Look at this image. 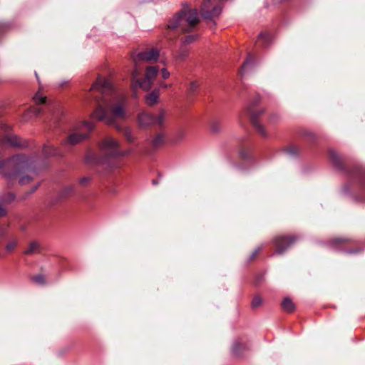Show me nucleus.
Wrapping results in <instances>:
<instances>
[{"label": "nucleus", "instance_id": "1", "mask_svg": "<svg viewBox=\"0 0 365 365\" xmlns=\"http://www.w3.org/2000/svg\"><path fill=\"white\" fill-rule=\"evenodd\" d=\"M91 92L92 98L97 103L93 113V117L120 130L121 127L118 121L126 117L125 98L118 95L110 82L102 77H98L92 85Z\"/></svg>", "mask_w": 365, "mask_h": 365}, {"label": "nucleus", "instance_id": "2", "mask_svg": "<svg viewBox=\"0 0 365 365\" xmlns=\"http://www.w3.org/2000/svg\"><path fill=\"white\" fill-rule=\"evenodd\" d=\"M34 162L24 155H16L11 158L0 159V175L9 182L20 177L19 183L26 185L31 182L36 175Z\"/></svg>", "mask_w": 365, "mask_h": 365}, {"label": "nucleus", "instance_id": "3", "mask_svg": "<svg viewBox=\"0 0 365 365\" xmlns=\"http://www.w3.org/2000/svg\"><path fill=\"white\" fill-rule=\"evenodd\" d=\"M103 156L98 158L95 154L89 153L86 156L87 163L105 166L110 170L118 166V159L132 153L131 150H120L118 143L110 137L104 138L98 144Z\"/></svg>", "mask_w": 365, "mask_h": 365}, {"label": "nucleus", "instance_id": "4", "mask_svg": "<svg viewBox=\"0 0 365 365\" xmlns=\"http://www.w3.org/2000/svg\"><path fill=\"white\" fill-rule=\"evenodd\" d=\"M199 22L197 10L190 9L187 4H183L182 10L169 20L167 26L170 30L179 29L182 32H191Z\"/></svg>", "mask_w": 365, "mask_h": 365}, {"label": "nucleus", "instance_id": "5", "mask_svg": "<svg viewBox=\"0 0 365 365\" xmlns=\"http://www.w3.org/2000/svg\"><path fill=\"white\" fill-rule=\"evenodd\" d=\"M95 128V123L88 121L76 123L70 128L68 136L61 143L64 148L77 145L87 138Z\"/></svg>", "mask_w": 365, "mask_h": 365}, {"label": "nucleus", "instance_id": "6", "mask_svg": "<svg viewBox=\"0 0 365 365\" xmlns=\"http://www.w3.org/2000/svg\"><path fill=\"white\" fill-rule=\"evenodd\" d=\"M34 101L36 104V107H31L26 113L25 120L29 117L37 116L44 113V109L48 110L52 120L56 123L58 111L54 110V106L47 103L46 97L44 96L40 91L37 92L34 96Z\"/></svg>", "mask_w": 365, "mask_h": 365}, {"label": "nucleus", "instance_id": "7", "mask_svg": "<svg viewBox=\"0 0 365 365\" xmlns=\"http://www.w3.org/2000/svg\"><path fill=\"white\" fill-rule=\"evenodd\" d=\"M159 69L156 66H148L145 70V78L140 80L138 76L140 72V68H134L132 73V86L133 88H141L144 90H148L151 88L153 81L158 73Z\"/></svg>", "mask_w": 365, "mask_h": 365}, {"label": "nucleus", "instance_id": "8", "mask_svg": "<svg viewBox=\"0 0 365 365\" xmlns=\"http://www.w3.org/2000/svg\"><path fill=\"white\" fill-rule=\"evenodd\" d=\"M222 4L216 0H203L199 11L205 20L212 21L220 16L222 12Z\"/></svg>", "mask_w": 365, "mask_h": 365}, {"label": "nucleus", "instance_id": "9", "mask_svg": "<svg viewBox=\"0 0 365 365\" xmlns=\"http://www.w3.org/2000/svg\"><path fill=\"white\" fill-rule=\"evenodd\" d=\"M0 129L4 133V136L1 140V143L4 145H10L12 147H24L26 143L16 135L11 133V128L3 121L0 120Z\"/></svg>", "mask_w": 365, "mask_h": 365}, {"label": "nucleus", "instance_id": "10", "mask_svg": "<svg viewBox=\"0 0 365 365\" xmlns=\"http://www.w3.org/2000/svg\"><path fill=\"white\" fill-rule=\"evenodd\" d=\"M258 101V99L255 100L251 104L248 105L246 108V111L250 115V120L259 134L263 137H267V134L265 128L258 123V118L264 113V110L255 109L253 108Z\"/></svg>", "mask_w": 365, "mask_h": 365}, {"label": "nucleus", "instance_id": "11", "mask_svg": "<svg viewBox=\"0 0 365 365\" xmlns=\"http://www.w3.org/2000/svg\"><path fill=\"white\" fill-rule=\"evenodd\" d=\"M159 57V51L155 48L146 49L139 52L133 57L135 68H140L139 63L143 61L151 62L156 61Z\"/></svg>", "mask_w": 365, "mask_h": 365}, {"label": "nucleus", "instance_id": "12", "mask_svg": "<svg viewBox=\"0 0 365 365\" xmlns=\"http://www.w3.org/2000/svg\"><path fill=\"white\" fill-rule=\"evenodd\" d=\"M297 240L294 236H279L274 239V244L275 246L274 253L282 255L287 249L292 245Z\"/></svg>", "mask_w": 365, "mask_h": 365}, {"label": "nucleus", "instance_id": "13", "mask_svg": "<svg viewBox=\"0 0 365 365\" xmlns=\"http://www.w3.org/2000/svg\"><path fill=\"white\" fill-rule=\"evenodd\" d=\"M353 178L357 180L361 184L362 195H365V170L361 166H356L351 173Z\"/></svg>", "mask_w": 365, "mask_h": 365}, {"label": "nucleus", "instance_id": "14", "mask_svg": "<svg viewBox=\"0 0 365 365\" xmlns=\"http://www.w3.org/2000/svg\"><path fill=\"white\" fill-rule=\"evenodd\" d=\"M349 242H350V240L348 239L337 238V239L332 240L329 242V245L331 247H332L333 248H334L337 250H342L349 254H354V253L358 252L357 250H346V249L345 245L346 244H348Z\"/></svg>", "mask_w": 365, "mask_h": 365}, {"label": "nucleus", "instance_id": "15", "mask_svg": "<svg viewBox=\"0 0 365 365\" xmlns=\"http://www.w3.org/2000/svg\"><path fill=\"white\" fill-rule=\"evenodd\" d=\"M42 153L45 158L51 156H62L64 154V152L62 151L60 148L55 147L49 143L43 145Z\"/></svg>", "mask_w": 365, "mask_h": 365}, {"label": "nucleus", "instance_id": "16", "mask_svg": "<svg viewBox=\"0 0 365 365\" xmlns=\"http://www.w3.org/2000/svg\"><path fill=\"white\" fill-rule=\"evenodd\" d=\"M154 116L146 112H142L138 115V122L141 128H147L150 125H154Z\"/></svg>", "mask_w": 365, "mask_h": 365}, {"label": "nucleus", "instance_id": "17", "mask_svg": "<svg viewBox=\"0 0 365 365\" xmlns=\"http://www.w3.org/2000/svg\"><path fill=\"white\" fill-rule=\"evenodd\" d=\"M329 155L331 161L336 168H337L338 169L344 168L341 158L336 151L334 150H330L329 151Z\"/></svg>", "mask_w": 365, "mask_h": 365}, {"label": "nucleus", "instance_id": "18", "mask_svg": "<svg viewBox=\"0 0 365 365\" xmlns=\"http://www.w3.org/2000/svg\"><path fill=\"white\" fill-rule=\"evenodd\" d=\"M272 41V37L267 32L260 33L257 38V43L264 47L269 46Z\"/></svg>", "mask_w": 365, "mask_h": 365}, {"label": "nucleus", "instance_id": "19", "mask_svg": "<svg viewBox=\"0 0 365 365\" xmlns=\"http://www.w3.org/2000/svg\"><path fill=\"white\" fill-rule=\"evenodd\" d=\"M167 113L165 110L164 109H160L158 115L154 116V125L162 127L165 123Z\"/></svg>", "mask_w": 365, "mask_h": 365}, {"label": "nucleus", "instance_id": "20", "mask_svg": "<svg viewBox=\"0 0 365 365\" xmlns=\"http://www.w3.org/2000/svg\"><path fill=\"white\" fill-rule=\"evenodd\" d=\"M159 98V93L158 91H153L145 97V103L148 106H153L157 103Z\"/></svg>", "mask_w": 365, "mask_h": 365}, {"label": "nucleus", "instance_id": "21", "mask_svg": "<svg viewBox=\"0 0 365 365\" xmlns=\"http://www.w3.org/2000/svg\"><path fill=\"white\" fill-rule=\"evenodd\" d=\"M282 307L287 312H292L295 309V305L289 297H285L282 302Z\"/></svg>", "mask_w": 365, "mask_h": 365}, {"label": "nucleus", "instance_id": "22", "mask_svg": "<svg viewBox=\"0 0 365 365\" xmlns=\"http://www.w3.org/2000/svg\"><path fill=\"white\" fill-rule=\"evenodd\" d=\"M39 243L36 241H33L29 244L28 248L26 250H24V254L27 255H33L37 253L39 251Z\"/></svg>", "mask_w": 365, "mask_h": 365}, {"label": "nucleus", "instance_id": "23", "mask_svg": "<svg viewBox=\"0 0 365 365\" xmlns=\"http://www.w3.org/2000/svg\"><path fill=\"white\" fill-rule=\"evenodd\" d=\"M164 139L165 136L162 133H158L150 140V144L153 148L156 149L163 144Z\"/></svg>", "mask_w": 365, "mask_h": 365}, {"label": "nucleus", "instance_id": "24", "mask_svg": "<svg viewBox=\"0 0 365 365\" xmlns=\"http://www.w3.org/2000/svg\"><path fill=\"white\" fill-rule=\"evenodd\" d=\"M210 128L212 133H217L220 132L222 129V123L218 119H213L210 122Z\"/></svg>", "mask_w": 365, "mask_h": 365}, {"label": "nucleus", "instance_id": "25", "mask_svg": "<svg viewBox=\"0 0 365 365\" xmlns=\"http://www.w3.org/2000/svg\"><path fill=\"white\" fill-rule=\"evenodd\" d=\"M74 188L75 187L73 185H67L63 187L59 194L60 198H64L69 196L73 192Z\"/></svg>", "mask_w": 365, "mask_h": 365}, {"label": "nucleus", "instance_id": "26", "mask_svg": "<svg viewBox=\"0 0 365 365\" xmlns=\"http://www.w3.org/2000/svg\"><path fill=\"white\" fill-rule=\"evenodd\" d=\"M188 56V50L185 46H182L176 55V59L184 61Z\"/></svg>", "mask_w": 365, "mask_h": 365}, {"label": "nucleus", "instance_id": "27", "mask_svg": "<svg viewBox=\"0 0 365 365\" xmlns=\"http://www.w3.org/2000/svg\"><path fill=\"white\" fill-rule=\"evenodd\" d=\"M245 348V345L240 342L236 341L232 346V352L235 355H240L241 351Z\"/></svg>", "mask_w": 365, "mask_h": 365}, {"label": "nucleus", "instance_id": "28", "mask_svg": "<svg viewBox=\"0 0 365 365\" xmlns=\"http://www.w3.org/2000/svg\"><path fill=\"white\" fill-rule=\"evenodd\" d=\"M253 64L254 58L252 56H249L242 66V75H243L245 73V71Z\"/></svg>", "mask_w": 365, "mask_h": 365}, {"label": "nucleus", "instance_id": "29", "mask_svg": "<svg viewBox=\"0 0 365 365\" xmlns=\"http://www.w3.org/2000/svg\"><path fill=\"white\" fill-rule=\"evenodd\" d=\"M123 133L128 142L131 143L134 140V137L133 136L132 130H130V128H123Z\"/></svg>", "mask_w": 365, "mask_h": 365}, {"label": "nucleus", "instance_id": "30", "mask_svg": "<svg viewBox=\"0 0 365 365\" xmlns=\"http://www.w3.org/2000/svg\"><path fill=\"white\" fill-rule=\"evenodd\" d=\"M17 244H18V242L16 240H11L10 242H9L6 246H5V250L8 252H13L15 248L17 246Z\"/></svg>", "mask_w": 365, "mask_h": 365}, {"label": "nucleus", "instance_id": "31", "mask_svg": "<svg viewBox=\"0 0 365 365\" xmlns=\"http://www.w3.org/2000/svg\"><path fill=\"white\" fill-rule=\"evenodd\" d=\"M197 38V36L196 34H188L185 36L184 38V40L182 41L183 44H189L192 42H194Z\"/></svg>", "mask_w": 365, "mask_h": 365}, {"label": "nucleus", "instance_id": "32", "mask_svg": "<svg viewBox=\"0 0 365 365\" xmlns=\"http://www.w3.org/2000/svg\"><path fill=\"white\" fill-rule=\"evenodd\" d=\"M199 88V84L196 81H192L189 87V93L191 95H195Z\"/></svg>", "mask_w": 365, "mask_h": 365}, {"label": "nucleus", "instance_id": "33", "mask_svg": "<svg viewBox=\"0 0 365 365\" xmlns=\"http://www.w3.org/2000/svg\"><path fill=\"white\" fill-rule=\"evenodd\" d=\"M262 304V299L259 296H255L252 301V307L257 308Z\"/></svg>", "mask_w": 365, "mask_h": 365}, {"label": "nucleus", "instance_id": "34", "mask_svg": "<svg viewBox=\"0 0 365 365\" xmlns=\"http://www.w3.org/2000/svg\"><path fill=\"white\" fill-rule=\"evenodd\" d=\"M34 282L38 284H43L45 283L44 276L42 274H38L33 277Z\"/></svg>", "mask_w": 365, "mask_h": 365}, {"label": "nucleus", "instance_id": "35", "mask_svg": "<svg viewBox=\"0 0 365 365\" xmlns=\"http://www.w3.org/2000/svg\"><path fill=\"white\" fill-rule=\"evenodd\" d=\"M286 152L290 155H295L298 153V148L295 146H292L288 149H287Z\"/></svg>", "mask_w": 365, "mask_h": 365}, {"label": "nucleus", "instance_id": "36", "mask_svg": "<svg viewBox=\"0 0 365 365\" xmlns=\"http://www.w3.org/2000/svg\"><path fill=\"white\" fill-rule=\"evenodd\" d=\"M90 180H91V178L83 177L79 180V184L81 186H86L90 182Z\"/></svg>", "mask_w": 365, "mask_h": 365}, {"label": "nucleus", "instance_id": "37", "mask_svg": "<svg viewBox=\"0 0 365 365\" xmlns=\"http://www.w3.org/2000/svg\"><path fill=\"white\" fill-rule=\"evenodd\" d=\"M240 155L244 159L248 158L250 156L249 151L246 150L245 149H241V150L240 152Z\"/></svg>", "mask_w": 365, "mask_h": 365}, {"label": "nucleus", "instance_id": "38", "mask_svg": "<svg viewBox=\"0 0 365 365\" xmlns=\"http://www.w3.org/2000/svg\"><path fill=\"white\" fill-rule=\"evenodd\" d=\"M262 246L258 247L257 249L255 250V251L252 253L250 256V259H255V257L257 255V254L262 250Z\"/></svg>", "mask_w": 365, "mask_h": 365}, {"label": "nucleus", "instance_id": "39", "mask_svg": "<svg viewBox=\"0 0 365 365\" xmlns=\"http://www.w3.org/2000/svg\"><path fill=\"white\" fill-rule=\"evenodd\" d=\"M162 77L167 79L170 76V72L166 68H163L161 71Z\"/></svg>", "mask_w": 365, "mask_h": 365}, {"label": "nucleus", "instance_id": "40", "mask_svg": "<svg viewBox=\"0 0 365 365\" xmlns=\"http://www.w3.org/2000/svg\"><path fill=\"white\" fill-rule=\"evenodd\" d=\"M14 198H15V195L12 192H9L7 195V197L5 199H4V200L7 201V202H11V201L14 200Z\"/></svg>", "mask_w": 365, "mask_h": 365}, {"label": "nucleus", "instance_id": "41", "mask_svg": "<svg viewBox=\"0 0 365 365\" xmlns=\"http://www.w3.org/2000/svg\"><path fill=\"white\" fill-rule=\"evenodd\" d=\"M7 213L6 208L0 204V217H4Z\"/></svg>", "mask_w": 365, "mask_h": 365}, {"label": "nucleus", "instance_id": "42", "mask_svg": "<svg viewBox=\"0 0 365 365\" xmlns=\"http://www.w3.org/2000/svg\"><path fill=\"white\" fill-rule=\"evenodd\" d=\"M38 186H39V185H37L34 186L32 188V190H31L30 193H32V192H35L37 190V188L38 187Z\"/></svg>", "mask_w": 365, "mask_h": 365}, {"label": "nucleus", "instance_id": "43", "mask_svg": "<svg viewBox=\"0 0 365 365\" xmlns=\"http://www.w3.org/2000/svg\"><path fill=\"white\" fill-rule=\"evenodd\" d=\"M4 30V25L2 24H0V34H1Z\"/></svg>", "mask_w": 365, "mask_h": 365}, {"label": "nucleus", "instance_id": "44", "mask_svg": "<svg viewBox=\"0 0 365 365\" xmlns=\"http://www.w3.org/2000/svg\"><path fill=\"white\" fill-rule=\"evenodd\" d=\"M360 200L361 201H365V196L360 197Z\"/></svg>", "mask_w": 365, "mask_h": 365}, {"label": "nucleus", "instance_id": "45", "mask_svg": "<svg viewBox=\"0 0 365 365\" xmlns=\"http://www.w3.org/2000/svg\"><path fill=\"white\" fill-rule=\"evenodd\" d=\"M162 86H163L165 88H167V85L166 84H163Z\"/></svg>", "mask_w": 365, "mask_h": 365}, {"label": "nucleus", "instance_id": "46", "mask_svg": "<svg viewBox=\"0 0 365 365\" xmlns=\"http://www.w3.org/2000/svg\"><path fill=\"white\" fill-rule=\"evenodd\" d=\"M153 184H156V183H157V182H156L155 180H153Z\"/></svg>", "mask_w": 365, "mask_h": 365}]
</instances>
